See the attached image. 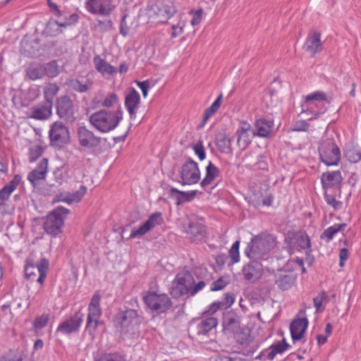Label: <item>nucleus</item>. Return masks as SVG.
Wrapping results in <instances>:
<instances>
[{"mask_svg":"<svg viewBox=\"0 0 361 361\" xmlns=\"http://www.w3.org/2000/svg\"><path fill=\"white\" fill-rule=\"evenodd\" d=\"M123 119V111L121 106L118 109L107 111L102 109L92 114L90 123L99 131L108 133L114 130Z\"/></svg>","mask_w":361,"mask_h":361,"instance_id":"nucleus-1","label":"nucleus"},{"mask_svg":"<svg viewBox=\"0 0 361 361\" xmlns=\"http://www.w3.org/2000/svg\"><path fill=\"white\" fill-rule=\"evenodd\" d=\"M276 245V238L269 233L253 237L245 249V255L250 259H259L267 255Z\"/></svg>","mask_w":361,"mask_h":361,"instance_id":"nucleus-2","label":"nucleus"},{"mask_svg":"<svg viewBox=\"0 0 361 361\" xmlns=\"http://www.w3.org/2000/svg\"><path fill=\"white\" fill-rule=\"evenodd\" d=\"M321 161L326 166H336L341 159V152L333 137H322L318 147Z\"/></svg>","mask_w":361,"mask_h":361,"instance_id":"nucleus-3","label":"nucleus"},{"mask_svg":"<svg viewBox=\"0 0 361 361\" xmlns=\"http://www.w3.org/2000/svg\"><path fill=\"white\" fill-rule=\"evenodd\" d=\"M115 321L119 325L121 334H130L133 336L137 334L139 320L136 310L127 309L121 311L116 314Z\"/></svg>","mask_w":361,"mask_h":361,"instance_id":"nucleus-4","label":"nucleus"},{"mask_svg":"<svg viewBox=\"0 0 361 361\" xmlns=\"http://www.w3.org/2000/svg\"><path fill=\"white\" fill-rule=\"evenodd\" d=\"M284 242L290 253L305 250L307 255H310L312 252L310 237L303 231H289L285 236Z\"/></svg>","mask_w":361,"mask_h":361,"instance_id":"nucleus-5","label":"nucleus"},{"mask_svg":"<svg viewBox=\"0 0 361 361\" xmlns=\"http://www.w3.org/2000/svg\"><path fill=\"white\" fill-rule=\"evenodd\" d=\"M68 213L69 210L68 209L60 207L51 212L44 223L45 231L53 236L60 233L63 225L64 219Z\"/></svg>","mask_w":361,"mask_h":361,"instance_id":"nucleus-6","label":"nucleus"},{"mask_svg":"<svg viewBox=\"0 0 361 361\" xmlns=\"http://www.w3.org/2000/svg\"><path fill=\"white\" fill-rule=\"evenodd\" d=\"M176 9L172 4L158 3L147 6L148 18L156 23H164L173 16Z\"/></svg>","mask_w":361,"mask_h":361,"instance_id":"nucleus-7","label":"nucleus"},{"mask_svg":"<svg viewBox=\"0 0 361 361\" xmlns=\"http://www.w3.org/2000/svg\"><path fill=\"white\" fill-rule=\"evenodd\" d=\"M195 282L192 275L189 271L179 272L173 282L171 295L173 298H178L188 293H190Z\"/></svg>","mask_w":361,"mask_h":361,"instance_id":"nucleus-8","label":"nucleus"},{"mask_svg":"<svg viewBox=\"0 0 361 361\" xmlns=\"http://www.w3.org/2000/svg\"><path fill=\"white\" fill-rule=\"evenodd\" d=\"M49 137L51 146L61 148L69 142V130L61 122L55 121L50 126Z\"/></svg>","mask_w":361,"mask_h":361,"instance_id":"nucleus-9","label":"nucleus"},{"mask_svg":"<svg viewBox=\"0 0 361 361\" xmlns=\"http://www.w3.org/2000/svg\"><path fill=\"white\" fill-rule=\"evenodd\" d=\"M100 300V295L97 292L95 293L92 297L88 306L86 331L90 335H93L94 333L98 326V321L102 315Z\"/></svg>","mask_w":361,"mask_h":361,"instance_id":"nucleus-10","label":"nucleus"},{"mask_svg":"<svg viewBox=\"0 0 361 361\" xmlns=\"http://www.w3.org/2000/svg\"><path fill=\"white\" fill-rule=\"evenodd\" d=\"M143 299L149 309L159 313L165 312L172 305L167 295L157 294L155 292H149Z\"/></svg>","mask_w":361,"mask_h":361,"instance_id":"nucleus-11","label":"nucleus"},{"mask_svg":"<svg viewBox=\"0 0 361 361\" xmlns=\"http://www.w3.org/2000/svg\"><path fill=\"white\" fill-rule=\"evenodd\" d=\"M56 115L66 122L72 123L75 120V109L72 99L68 95L58 97L55 102Z\"/></svg>","mask_w":361,"mask_h":361,"instance_id":"nucleus-12","label":"nucleus"},{"mask_svg":"<svg viewBox=\"0 0 361 361\" xmlns=\"http://www.w3.org/2000/svg\"><path fill=\"white\" fill-rule=\"evenodd\" d=\"M200 179V171L198 164L192 159L183 164L181 169L182 185L197 183Z\"/></svg>","mask_w":361,"mask_h":361,"instance_id":"nucleus-13","label":"nucleus"},{"mask_svg":"<svg viewBox=\"0 0 361 361\" xmlns=\"http://www.w3.org/2000/svg\"><path fill=\"white\" fill-rule=\"evenodd\" d=\"M164 219L161 212L153 213L142 225H141L138 228L134 229L131 231L130 238H140L155 226L161 225Z\"/></svg>","mask_w":361,"mask_h":361,"instance_id":"nucleus-14","label":"nucleus"},{"mask_svg":"<svg viewBox=\"0 0 361 361\" xmlns=\"http://www.w3.org/2000/svg\"><path fill=\"white\" fill-rule=\"evenodd\" d=\"M77 134L78 142L82 147L91 149L100 145L101 137L95 136L92 131L85 126L80 127Z\"/></svg>","mask_w":361,"mask_h":361,"instance_id":"nucleus-15","label":"nucleus"},{"mask_svg":"<svg viewBox=\"0 0 361 361\" xmlns=\"http://www.w3.org/2000/svg\"><path fill=\"white\" fill-rule=\"evenodd\" d=\"M217 324V319L212 317L197 319L193 321L191 329L198 336L206 335Z\"/></svg>","mask_w":361,"mask_h":361,"instance_id":"nucleus-16","label":"nucleus"},{"mask_svg":"<svg viewBox=\"0 0 361 361\" xmlns=\"http://www.w3.org/2000/svg\"><path fill=\"white\" fill-rule=\"evenodd\" d=\"M86 7L92 13L103 16L109 15L114 8L111 0H88Z\"/></svg>","mask_w":361,"mask_h":361,"instance_id":"nucleus-17","label":"nucleus"},{"mask_svg":"<svg viewBox=\"0 0 361 361\" xmlns=\"http://www.w3.org/2000/svg\"><path fill=\"white\" fill-rule=\"evenodd\" d=\"M84 314L78 311L69 319L61 323L57 328V331L69 334L78 331L80 326L83 322Z\"/></svg>","mask_w":361,"mask_h":361,"instance_id":"nucleus-18","label":"nucleus"},{"mask_svg":"<svg viewBox=\"0 0 361 361\" xmlns=\"http://www.w3.org/2000/svg\"><path fill=\"white\" fill-rule=\"evenodd\" d=\"M258 259H252L243 268L244 279L251 283L259 280L262 274V266L257 262Z\"/></svg>","mask_w":361,"mask_h":361,"instance_id":"nucleus-19","label":"nucleus"},{"mask_svg":"<svg viewBox=\"0 0 361 361\" xmlns=\"http://www.w3.org/2000/svg\"><path fill=\"white\" fill-rule=\"evenodd\" d=\"M252 129L248 123L242 122L236 134L238 135L237 143L241 149H245L250 143L254 137L252 134Z\"/></svg>","mask_w":361,"mask_h":361,"instance_id":"nucleus-20","label":"nucleus"},{"mask_svg":"<svg viewBox=\"0 0 361 361\" xmlns=\"http://www.w3.org/2000/svg\"><path fill=\"white\" fill-rule=\"evenodd\" d=\"M53 106L47 102L38 104L30 109V118L36 120H46L52 115Z\"/></svg>","mask_w":361,"mask_h":361,"instance_id":"nucleus-21","label":"nucleus"},{"mask_svg":"<svg viewBox=\"0 0 361 361\" xmlns=\"http://www.w3.org/2000/svg\"><path fill=\"white\" fill-rule=\"evenodd\" d=\"M295 279V274L287 270H280L275 274V283L283 290L290 288Z\"/></svg>","mask_w":361,"mask_h":361,"instance_id":"nucleus-22","label":"nucleus"},{"mask_svg":"<svg viewBox=\"0 0 361 361\" xmlns=\"http://www.w3.org/2000/svg\"><path fill=\"white\" fill-rule=\"evenodd\" d=\"M274 128V123L264 118H259L255 123V128L252 129V136L260 137H268Z\"/></svg>","mask_w":361,"mask_h":361,"instance_id":"nucleus-23","label":"nucleus"},{"mask_svg":"<svg viewBox=\"0 0 361 361\" xmlns=\"http://www.w3.org/2000/svg\"><path fill=\"white\" fill-rule=\"evenodd\" d=\"M308 323V319L306 317L295 319L291 322L290 331L293 341H299L303 337Z\"/></svg>","mask_w":361,"mask_h":361,"instance_id":"nucleus-24","label":"nucleus"},{"mask_svg":"<svg viewBox=\"0 0 361 361\" xmlns=\"http://www.w3.org/2000/svg\"><path fill=\"white\" fill-rule=\"evenodd\" d=\"M48 159L43 158L37 167L32 171L27 176V179L33 186L36 185V182L45 178L47 173Z\"/></svg>","mask_w":361,"mask_h":361,"instance_id":"nucleus-25","label":"nucleus"},{"mask_svg":"<svg viewBox=\"0 0 361 361\" xmlns=\"http://www.w3.org/2000/svg\"><path fill=\"white\" fill-rule=\"evenodd\" d=\"M67 85L69 88L75 92L85 93L92 88L93 82L90 79L81 77L80 78L68 80Z\"/></svg>","mask_w":361,"mask_h":361,"instance_id":"nucleus-26","label":"nucleus"},{"mask_svg":"<svg viewBox=\"0 0 361 361\" xmlns=\"http://www.w3.org/2000/svg\"><path fill=\"white\" fill-rule=\"evenodd\" d=\"M196 195V190L184 192L175 188H171L169 190V197L176 200V205H180L185 202H190Z\"/></svg>","mask_w":361,"mask_h":361,"instance_id":"nucleus-27","label":"nucleus"},{"mask_svg":"<svg viewBox=\"0 0 361 361\" xmlns=\"http://www.w3.org/2000/svg\"><path fill=\"white\" fill-rule=\"evenodd\" d=\"M223 326L225 333L238 334L240 330L239 317L233 313L226 314L223 319Z\"/></svg>","mask_w":361,"mask_h":361,"instance_id":"nucleus-28","label":"nucleus"},{"mask_svg":"<svg viewBox=\"0 0 361 361\" xmlns=\"http://www.w3.org/2000/svg\"><path fill=\"white\" fill-rule=\"evenodd\" d=\"M93 63L95 69L104 77L113 75L117 73L116 68L101 58L99 55L94 56Z\"/></svg>","mask_w":361,"mask_h":361,"instance_id":"nucleus-29","label":"nucleus"},{"mask_svg":"<svg viewBox=\"0 0 361 361\" xmlns=\"http://www.w3.org/2000/svg\"><path fill=\"white\" fill-rule=\"evenodd\" d=\"M21 180L20 175H16L13 178L0 190V206H4L9 199L11 193L16 189Z\"/></svg>","mask_w":361,"mask_h":361,"instance_id":"nucleus-30","label":"nucleus"},{"mask_svg":"<svg viewBox=\"0 0 361 361\" xmlns=\"http://www.w3.org/2000/svg\"><path fill=\"white\" fill-rule=\"evenodd\" d=\"M342 180L343 178L339 171L324 173L321 178L322 187L325 190L339 185Z\"/></svg>","mask_w":361,"mask_h":361,"instance_id":"nucleus-31","label":"nucleus"},{"mask_svg":"<svg viewBox=\"0 0 361 361\" xmlns=\"http://www.w3.org/2000/svg\"><path fill=\"white\" fill-rule=\"evenodd\" d=\"M320 37L321 34L319 32H313L309 35L306 39L305 48L312 56H314L322 47Z\"/></svg>","mask_w":361,"mask_h":361,"instance_id":"nucleus-32","label":"nucleus"},{"mask_svg":"<svg viewBox=\"0 0 361 361\" xmlns=\"http://www.w3.org/2000/svg\"><path fill=\"white\" fill-rule=\"evenodd\" d=\"M140 101V97L139 93L135 89H132L127 94L125 99V106L130 114V118L135 117V110Z\"/></svg>","mask_w":361,"mask_h":361,"instance_id":"nucleus-33","label":"nucleus"},{"mask_svg":"<svg viewBox=\"0 0 361 361\" xmlns=\"http://www.w3.org/2000/svg\"><path fill=\"white\" fill-rule=\"evenodd\" d=\"M215 144L221 153L232 154L231 140L224 133H219L215 136Z\"/></svg>","mask_w":361,"mask_h":361,"instance_id":"nucleus-34","label":"nucleus"},{"mask_svg":"<svg viewBox=\"0 0 361 361\" xmlns=\"http://www.w3.org/2000/svg\"><path fill=\"white\" fill-rule=\"evenodd\" d=\"M219 176V169L211 161H209L208 165L206 166L205 176L201 181L200 185L202 188H205L212 183Z\"/></svg>","mask_w":361,"mask_h":361,"instance_id":"nucleus-35","label":"nucleus"},{"mask_svg":"<svg viewBox=\"0 0 361 361\" xmlns=\"http://www.w3.org/2000/svg\"><path fill=\"white\" fill-rule=\"evenodd\" d=\"M327 99L326 94L323 92H315L305 97V102L302 104V111L305 113L314 105V102H323Z\"/></svg>","mask_w":361,"mask_h":361,"instance_id":"nucleus-36","label":"nucleus"},{"mask_svg":"<svg viewBox=\"0 0 361 361\" xmlns=\"http://www.w3.org/2000/svg\"><path fill=\"white\" fill-rule=\"evenodd\" d=\"M185 231L192 238H202L205 232L204 226L197 220L190 221Z\"/></svg>","mask_w":361,"mask_h":361,"instance_id":"nucleus-37","label":"nucleus"},{"mask_svg":"<svg viewBox=\"0 0 361 361\" xmlns=\"http://www.w3.org/2000/svg\"><path fill=\"white\" fill-rule=\"evenodd\" d=\"M290 345L286 343V339L283 338L281 341H278L271 346L267 350V359L269 360H273L277 354H282L286 350Z\"/></svg>","mask_w":361,"mask_h":361,"instance_id":"nucleus-38","label":"nucleus"},{"mask_svg":"<svg viewBox=\"0 0 361 361\" xmlns=\"http://www.w3.org/2000/svg\"><path fill=\"white\" fill-rule=\"evenodd\" d=\"M59 87L56 83H49L43 89L44 102L53 106L54 97L58 94Z\"/></svg>","mask_w":361,"mask_h":361,"instance_id":"nucleus-39","label":"nucleus"},{"mask_svg":"<svg viewBox=\"0 0 361 361\" xmlns=\"http://www.w3.org/2000/svg\"><path fill=\"white\" fill-rule=\"evenodd\" d=\"M223 95L221 94L212 103V104L207 108L203 115L202 123L201 126H204L207 120L214 114V113L219 109Z\"/></svg>","mask_w":361,"mask_h":361,"instance_id":"nucleus-40","label":"nucleus"},{"mask_svg":"<svg viewBox=\"0 0 361 361\" xmlns=\"http://www.w3.org/2000/svg\"><path fill=\"white\" fill-rule=\"evenodd\" d=\"M345 226V224H334L324 231L321 235V238L325 240L328 243L333 239L336 233L343 230Z\"/></svg>","mask_w":361,"mask_h":361,"instance_id":"nucleus-41","label":"nucleus"},{"mask_svg":"<svg viewBox=\"0 0 361 361\" xmlns=\"http://www.w3.org/2000/svg\"><path fill=\"white\" fill-rule=\"evenodd\" d=\"M101 105L106 108L116 107V109H118V106H121L118 96L115 93L108 94L104 99L101 101Z\"/></svg>","mask_w":361,"mask_h":361,"instance_id":"nucleus-42","label":"nucleus"},{"mask_svg":"<svg viewBox=\"0 0 361 361\" xmlns=\"http://www.w3.org/2000/svg\"><path fill=\"white\" fill-rule=\"evenodd\" d=\"M86 192V187L84 185H80V188L76 192L71 194H68L66 197L65 201L68 204L78 202L81 200Z\"/></svg>","mask_w":361,"mask_h":361,"instance_id":"nucleus-43","label":"nucleus"},{"mask_svg":"<svg viewBox=\"0 0 361 361\" xmlns=\"http://www.w3.org/2000/svg\"><path fill=\"white\" fill-rule=\"evenodd\" d=\"M27 75L30 79L35 80L42 78L44 73V69L40 66H32L27 68Z\"/></svg>","mask_w":361,"mask_h":361,"instance_id":"nucleus-44","label":"nucleus"},{"mask_svg":"<svg viewBox=\"0 0 361 361\" xmlns=\"http://www.w3.org/2000/svg\"><path fill=\"white\" fill-rule=\"evenodd\" d=\"M43 69L44 73L50 78H54L60 73L59 66L56 61H51L47 63L46 66L43 67Z\"/></svg>","mask_w":361,"mask_h":361,"instance_id":"nucleus-45","label":"nucleus"},{"mask_svg":"<svg viewBox=\"0 0 361 361\" xmlns=\"http://www.w3.org/2000/svg\"><path fill=\"white\" fill-rule=\"evenodd\" d=\"M228 283H229L228 277V276H221L211 283L210 290L212 291H218V290H222Z\"/></svg>","mask_w":361,"mask_h":361,"instance_id":"nucleus-46","label":"nucleus"},{"mask_svg":"<svg viewBox=\"0 0 361 361\" xmlns=\"http://www.w3.org/2000/svg\"><path fill=\"white\" fill-rule=\"evenodd\" d=\"M345 157L349 161L357 163L361 159V153L358 149L350 147L345 149Z\"/></svg>","mask_w":361,"mask_h":361,"instance_id":"nucleus-47","label":"nucleus"},{"mask_svg":"<svg viewBox=\"0 0 361 361\" xmlns=\"http://www.w3.org/2000/svg\"><path fill=\"white\" fill-rule=\"evenodd\" d=\"M327 296L325 292H321L317 296L314 298L313 302L314 305L317 310V312H322L324 310V307H322V303L324 300H326Z\"/></svg>","mask_w":361,"mask_h":361,"instance_id":"nucleus-48","label":"nucleus"},{"mask_svg":"<svg viewBox=\"0 0 361 361\" xmlns=\"http://www.w3.org/2000/svg\"><path fill=\"white\" fill-rule=\"evenodd\" d=\"M239 245L240 242L237 240L233 244L231 248L229 250V256L231 257L233 263L238 262L240 259Z\"/></svg>","mask_w":361,"mask_h":361,"instance_id":"nucleus-49","label":"nucleus"},{"mask_svg":"<svg viewBox=\"0 0 361 361\" xmlns=\"http://www.w3.org/2000/svg\"><path fill=\"white\" fill-rule=\"evenodd\" d=\"M192 149L201 161L206 158V153L203 146L202 140H200L196 145L192 146Z\"/></svg>","mask_w":361,"mask_h":361,"instance_id":"nucleus-50","label":"nucleus"},{"mask_svg":"<svg viewBox=\"0 0 361 361\" xmlns=\"http://www.w3.org/2000/svg\"><path fill=\"white\" fill-rule=\"evenodd\" d=\"M48 322H49V314H43L41 316L37 317L35 319V321L33 322V326L36 329H42L47 326Z\"/></svg>","mask_w":361,"mask_h":361,"instance_id":"nucleus-51","label":"nucleus"},{"mask_svg":"<svg viewBox=\"0 0 361 361\" xmlns=\"http://www.w3.org/2000/svg\"><path fill=\"white\" fill-rule=\"evenodd\" d=\"M324 199L326 203L332 206L334 209H340L342 207V202L337 201L334 196L328 194L326 192L324 193Z\"/></svg>","mask_w":361,"mask_h":361,"instance_id":"nucleus-52","label":"nucleus"},{"mask_svg":"<svg viewBox=\"0 0 361 361\" xmlns=\"http://www.w3.org/2000/svg\"><path fill=\"white\" fill-rule=\"evenodd\" d=\"M43 149L40 146L36 145L30 148L29 153V159L30 162H34L42 154Z\"/></svg>","mask_w":361,"mask_h":361,"instance_id":"nucleus-53","label":"nucleus"},{"mask_svg":"<svg viewBox=\"0 0 361 361\" xmlns=\"http://www.w3.org/2000/svg\"><path fill=\"white\" fill-rule=\"evenodd\" d=\"M235 301V295L232 293H226L221 302L225 309L230 307Z\"/></svg>","mask_w":361,"mask_h":361,"instance_id":"nucleus-54","label":"nucleus"},{"mask_svg":"<svg viewBox=\"0 0 361 361\" xmlns=\"http://www.w3.org/2000/svg\"><path fill=\"white\" fill-rule=\"evenodd\" d=\"M113 25L111 20H98L96 28L100 32H106L111 29Z\"/></svg>","mask_w":361,"mask_h":361,"instance_id":"nucleus-55","label":"nucleus"},{"mask_svg":"<svg viewBox=\"0 0 361 361\" xmlns=\"http://www.w3.org/2000/svg\"><path fill=\"white\" fill-rule=\"evenodd\" d=\"M49 261L46 258H42L39 263L35 265V269H37L38 273L44 274H47V271L49 269Z\"/></svg>","mask_w":361,"mask_h":361,"instance_id":"nucleus-56","label":"nucleus"},{"mask_svg":"<svg viewBox=\"0 0 361 361\" xmlns=\"http://www.w3.org/2000/svg\"><path fill=\"white\" fill-rule=\"evenodd\" d=\"M310 125L305 121H296L292 128L293 131H307L309 129Z\"/></svg>","mask_w":361,"mask_h":361,"instance_id":"nucleus-57","label":"nucleus"},{"mask_svg":"<svg viewBox=\"0 0 361 361\" xmlns=\"http://www.w3.org/2000/svg\"><path fill=\"white\" fill-rule=\"evenodd\" d=\"M126 18H127V15L126 14H124L122 16V19H121V23H120V27H119L120 33L123 37L127 36V35L128 34V31H129V26L128 25V24L126 23Z\"/></svg>","mask_w":361,"mask_h":361,"instance_id":"nucleus-58","label":"nucleus"},{"mask_svg":"<svg viewBox=\"0 0 361 361\" xmlns=\"http://www.w3.org/2000/svg\"><path fill=\"white\" fill-rule=\"evenodd\" d=\"M34 269H35V267L33 264L27 263L25 267V273L27 279L33 280L34 276H35V273L34 272Z\"/></svg>","mask_w":361,"mask_h":361,"instance_id":"nucleus-59","label":"nucleus"},{"mask_svg":"<svg viewBox=\"0 0 361 361\" xmlns=\"http://www.w3.org/2000/svg\"><path fill=\"white\" fill-rule=\"evenodd\" d=\"M203 10L202 8L196 11L195 13L193 14L192 18L191 20V24L192 25L195 26L198 25L202 17Z\"/></svg>","mask_w":361,"mask_h":361,"instance_id":"nucleus-60","label":"nucleus"},{"mask_svg":"<svg viewBox=\"0 0 361 361\" xmlns=\"http://www.w3.org/2000/svg\"><path fill=\"white\" fill-rule=\"evenodd\" d=\"M206 286V283L204 281H200L196 284L192 285V288H191V295H195L197 294L199 291L202 290L204 287Z\"/></svg>","mask_w":361,"mask_h":361,"instance_id":"nucleus-61","label":"nucleus"},{"mask_svg":"<svg viewBox=\"0 0 361 361\" xmlns=\"http://www.w3.org/2000/svg\"><path fill=\"white\" fill-rule=\"evenodd\" d=\"M137 85L142 90L143 97H146L147 95L148 90L149 88V82L148 81L137 82Z\"/></svg>","mask_w":361,"mask_h":361,"instance_id":"nucleus-62","label":"nucleus"},{"mask_svg":"<svg viewBox=\"0 0 361 361\" xmlns=\"http://www.w3.org/2000/svg\"><path fill=\"white\" fill-rule=\"evenodd\" d=\"M47 4L49 5V7L50 10L53 13H54V14L56 16H61V12L59 9L57 5L56 4H54V2H52L51 0H47Z\"/></svg>","mask_w":361,"mask_h":361,"instance_id":"nucleus-63","label":"nucleus"},{"mask_svg":"<svg viewBox=\"0 0 361 361\" xmlns=\"http://www.w3.org/2000/svg\"><path fill=\"white\" fill-rule=\"evenodd\" d=\"M219 309H225V308H224V307L223 305H221V302L218 301V302H213L209 306V308L208 311L209 312H211V313H214V312H216Z\"/></svg>","mask_w":361,"mask_h":361,"instance_id":"nucleus-64","label":"nucleus"}]
</instances>
